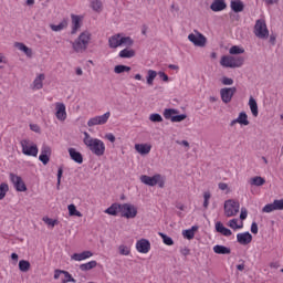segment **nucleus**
Segmentation results:
<instances>
[{
    "instance_id": "9b49d317",
    "label": "nucleus",
    "mask_w": 283,
    "mask_h": 283,
    "mask_svg": "<svg viewBox=\"0 0 283 283\" xmlns=\"http://www.w3.org/2000/svg\"><path fill=\"white\" fill-rule=\"evenodd\" d=\"M235 92H238V88H235V86L221 88L220 96L222 103H224L226 105L231 103V101H233V96H235Z\"/></svg>"
},
{
    "instance_id": "aec40b11",
    "label": "nucleus",
    "mask_w": 283,
    "mask_h": 283,
    "mask_svg": "<svg viewBox=\"0 0 283 283\" xmlns=\"http://www.w3.org/2000/svg\"><path fill=\"white\" fill-rule=\"evenodd\" d=\"M92 255H94L92 251H84L81 253H74L71 256V260H74L75 262H83V260H87L88 258H92Z\"/></svg>"
},
{
    "instance_id": "ea45409f",
    "label": "nucleus",
    "mask_w": 283,
    "mask_h": 283,
    "mask_svg": "<svg viewBox=\"0 0 283 283\" xmlns=\"http://www.w3.org/2000/svg\"><path fill=\"white\" fill-rule=\"evenodd\" d=\"M91 8L94 12H101V10H103V2L101 0H93L91 2Z\"/></svg>"
},
{
    "instance_id": "f03ea898",
    "label": "nucleus",
    "mask_w": 283,
    "mask_h": 283,
    "mask_svg": "<svg viewBox=\"0 0 283 283\" xmlns=\"http://www.w3.org/2000/svg\"><path fill=\"white\" fill-rule=\"evenodd\" d=\"M90 41H92V33H90V31L82 32L78 38L73 42L74 52H77V54H83V52L87 50Z\"/></svg>"
},
{
    "instance_id": "2eb2a0df",
    "label": "nucleus",
    "mask_w": 283,
    "mask_h": 283,
    "mask_svg": "<svg viewBox=\"0 0 283 283\" xmlns=\"http://www.w3.org/2000/svg\"><path fill=\"white\" fill-rule=\"evenodd\" d=\"M55 109H56L55 116L57 120H65V118H67V113L65 112V104L56 103Z\"/></svg>"
},
{
    "instance_id": "393cba45",
    "label": "nucleus",
    "mask_w": 283,
    "mask_h": 283,
    "mask_svg": "<svg viewBox=\"0 0 283 283\" xmlns=\"http://www.w3.org/2000/svg\"><path fill=\"white\" fill-rule=\"evenodd\" d=\"M71 19L73 23L71 34H76V32H78V29L81 28V17L72 14Z\"/></svg>"
},
{
    "instance_id": "423d86ee",
    "label": "nucleus",
    "mask_w": 283,
    "mask_h": 283,
    "mask_svg": "<svg viewBox=\"0 0 283 283\" xmlns=\"http://www.w3.org/2000/svg\"><path fill=\"white\" fill-rule=\"evenodd\" d=\"M119 213L122 218H126L127 220H132L138 216V208L132 203H122Z\"/></svg>"
},
{
    "instance_id": "4be33fe9",
    "label": "nucleus",
    "mask_w": 283,
    "mask_h": 283,
    "mask_svg": "<svg viewBox=\"0 0 283 283\" xmlns=\"http://www.w3.org/2000/svg\"><path fill=\"white\" fill-rule=\"evenodd\" d=\"M70 157L77 163V165H83V155L80 151H76L75 148H69Z\"/></svg>"
},
{
    "instance_id": "f8f14e48",
    "label": "nucleus",
    "mask_w": 283,
    "mask_h": 283,
    "mask_svg": "<svg viewBox=\"0 0 283 283\" xmlns=\"http://www.w3.org/2000/svg\"><path fill=\"white\" fill-rule=\"evenodd\" d=\"M109 116H112V113L106 112L104 115L95 116L88 119L87 125L88 127H95V125H105V123L109 120Z\"/></svg>"
},
{
    "instance_id": "37998d69",
    "label": "nucleus",
    "mask_w": 283,
    "mask_h": 283,
    "mask_svg": "<svg viewBox=\"0 0 283 283\" xmlns=\"http://www.w3.org/2000/svg\"><path fill=\"white\" fill-rule=\"evenodd\" d=\"M228 227H230V229H233L234 231L238 229H242V227H244V224H238V219H232L229 221Z\"/></svg>"
},
{
    "instance_id": "603ef678",
    "label": "nucleus",
    "mask_w": 283,
    "mask_h": 283,
    "mask_svg": "<svg viewBox=\"0 0 283 283\" xmlns=\"http://www.w3.org/2000/svg\"><path fill=\"white\" fill-rule=\"evenodd\" d=\"M262 211H263V213H271L276 210H275L274 203H268L263 207Z\"/></svg>"
},
{
    "instance_id": "e433bc0d",
    "label": "nucleus",
    "mask_w": 283,
    "mask_h": 283,
    "mask_svg": "<svg viewBox=\"0 0 283 283\" xmlns=\"http://www.w3.org/2000/svg\"><path fill=\"white\" fill-rule=\"evenodd\" d=\"M67 209H69V216H76L77 218H83V213L76 210V206H74V203L69 205Z\"/></svg>"
},
{
    "instance_id": "5fc2aeb1",
    "label": "nucleus",
    "mask_w": 283,
    "mask_h": 283,
    "mask_svg": "<svg viewBox=\"0 0 283 283\" xmlns=\"http://www.w3.org/2000/svg\"><path fill=\"white\" fill-rule=\"evenodd\" d=\"M63 275L65 276V280H63L62 283H67V282H73V283H75V282H76L75 279L72 277V274H70V272L64 271V272H63Z\"/></svg>"
},
{
    "instance_id": "3c124183",
    "label": "nucleus",
    "mask_w": 283,
    "mask_h": 283,
    "mask_svg": "<svg viewBox=\"0 0 283 283\" xmlns=\"http://www.w3.org/2000/svg\"><path fill=\"white\" fill-rule=\"evenodd\" d=\"M118 251L120 255H129V253H132V250H129L127 245L123 244L118 247Z\"/></svg>"
},
{
    "instance_id": "774afa93",
    "label": "nucleus",
    "mask_w": 283,
    "mask_h": 283,
    "mask_svg": "<svg viewBox=\"0 0 283 283\" xmlns=\"http://www.w3.org/2000/svg\"><path fill=\"white\" fill-rule=\"evenodd\" d=\"M176 144L177 145H182L184 147H187L188 149H189V142H187V140H176Z\"/></svg>"
},
{
    "instance_id": "052dcab7",
    "label": "nucleus",
    "mask_w": 283,
    "mask_h": 283,
    "mask_svg": "<svg viewBox=\"0 0 283 283\" xmlns=\"http://www.w3.org/2000/svg\"><path fill=\"white\" fill-rule=\"evenodd\" d=\"M30 129L35 134H41V127L38 124H30Z\"/></svg>"
},
{
    "instance_id": "ddd939ff",
    "label": "nucleus",
    "mask_w": 283,
    "mask_h": 283,
    "mask_svg": "<svg viewBox=\"0 0 283 283\" xmlns=\"http://www.w3.org/2000/svg\"><path fill=\"white\" fill-rule=\"evenodd\" d=\"M136 250L138 253H149L151 250V243L147 239H140L136 242Z\"/></svg>"
},
{
    "instance_id": "bf43d9fd",
    "label": "nucleus",
    "mask_w": 283,
    "mask_h": 283,
    "mask_svg": "<svg viewBox=\"0 0 283 283\" xmlns=\"http://www.w3.org/2000/svg\"><path fill=\"white\" fill-rule=\"evenodd\" d=\"M221 83L222 85H233V78L223 76Z\"/></svg>"
},
{
    "instance_id": "4c0bfd02",
    "label": "nucleus",
    "mask_w": 283,
    "mask_h": 283,
    "mask_svg": "<svg viewBox=\"0 0 283 283\" xmlns=\"http://www.w3.org/2000/svg\"><path fill=\"white\" fill-rule=\"evenodd\" d=\"M158 76V73L154 70L148 71V75L146 77L147 85H154V80Z\"/></svg>"
},
{
    "instance_id": "de8ad7c7",
    "label": "nucleus",
    "mask_w": 283,
    "mask_h": 283,
    "mask_svg": "<svg viewBox=\"0 0 283 283\" xmlns=\"http://www.w3.org/2000/svg\"><path fill=\"white\" fill-rule=\"evenodd\" d=\"M182 235L184 238H186L187 240H193V238H196V233L193 232V230H184L182 231Z\"/></svg>"
},
{
    "instance_id": "79ce46f5",
    "label": "nucleus",
    "mask_w": 283,
    "mask_h": 283,
    "mask_svg": "<svg viewBox=\"0 0 283 283\" xmlns=\"http://www.w3.org/2000/svg\"><path fill=\"white\" fill-rule=\"evenodd\" d=\"M42 220L45 224H48V227H56V224H59V220L51 219L50 217H43Z\"/></svg>"
},
{
    "instance_id": "4468645a",
    "label": "nucleus",
    "mask_w": 283,
    "mask_h": 283,
    "mask_svg": "<svg viewBox=\"0 0 283 283\" xmlns=\"http://www.w3.org/2000/svg\"><path fill=\"white\" fill-rule=\"evenodd\" d=\"M253 241V235L250 232H243V233H238L237 234V242H239V244H251V242Z\"/></svg>"
},
{
    "instance_id": "4d7b16f0",
    "label": "nucleus",
    "mask_w": 283,
    "mask_h": 283,
    "mask_svg": "<svg viewBox=\"0 0 283 283\" xmlns=\"http://www.w3.org/2000/svg\"><path fill=\"white\" fill-rule=\"evenodd\" d=\"M61 178H63V168L60 167L57 169V184H56V189H61Z\"/></svg>"
},
{
    "instance_id": "13d9d810",
    "label": "nucleus",
    "mask_w": 283,
    "mask_h": 283,
    "mask_svg": "<svg viewBox=\"0 0 283 283\" xmlns=\"http://www.w3.org/2000/svg\"><path fill=\"white\" fill-rule=\"evenodd\" d=\"M39 160H40V163H42V165H48V163H50V156H48V155H40L39 156Z\"/></svg>"
},
{
    "instance_id": "7ed1b4c3",
    "label": "nucleus",
    "mask_w": 283,
    "mask_h": 283,
    "mask_svg": "<svg viewBox=\"0 0 283 283\" xmlns=\"http://www.w3.org/2000/svg\"><path fill=\"white\" fill-rule=\"evenodd\" d=\"M166 180L165 176L160 174H156L153 177L147 175L140 176V182H143V185H147L148 187H156V185H158L159 189H165Z\"/></svg>"
},
{
    "instance_id": "b1692460",
    "label": "nucleus",
    "mask_w": 283,
    "mask_h": 283,
    "mask_svg": "<svg viewBox=\"0 0 283 283\" xmlns=\"http://www.w3.org/2000/svg\"><path fill=\"white\" fill-rule=\"evenodd\" d=\"M43 81H45V74H39L33 81L32 90H43Z\"/></svg>"
},
{
    "instance_id": "58836bf2",
    "label": "nucleus",
    "mask_w": 283,
    "mask_h": 283,
    "mask_svg": "<svg viewBox=\"0 0 283 283\" xmlns=\"http://www.w3.org/2000/svg\"><path fill=\"white\" fill-rule=\"evenodd\" d=\"M160 238L163 239L164 244H166V247H174V239H171V237L159 232Z\"/></svg>"
},
{
    "instance_id": "8fccbe9b",
    "label": "nucleus",
    "mask_w": 283,
    "mask_h": 283,
    "mask_svg": "<svg viewBox=\"0 0 283 283\" xmlns=\"http://www.w3.org/2000/svg\"><path fill=\"white\" fill-rule=\"evenodd\" d=\"M229 52L230 54H244V49L238 45H233L232 48H230Z\"/></svg>"
},
{
    "instance_id": "a18cd8bd",
    "label": "nucleus",
    "mask_w": 283,
    "mask_h": 283,
    "mask_svg": "<svg viewBox=\"0 0 283 283\" xmlns=\"http://www.w3.org/2000/svg\"><path fill=\"white\" fill-rule=\"evenodd\" d=\"M151 123H163V116L158 113H154L149 116Z\"/></svg>"
},
{
    "instance_id": "f257e3e1",
    "label": "nucleus",
    "mask_w": 283,
    "mask_h": 283,
    "mask_svg": "<svg viewBox=\"0 0 283 283\" xmlns=\"http://www.w3.org/2000/svg\"><path fill=\"white\" fill-rule=\"evenodd\" d=\"M83 143L88 147L92 154H95V156H103V154H105V144L103 140L92 138L87 132H84Z\"/></svg>"
},
{
    "instance_id": "dca6fc26",
    "label": "nucleus",
    "mask_w": 283,
    "mask_h": 283,
    "mask_svg": "<svg viewBox=\"0 0 283 283\" xmlns=\"http://www.w3.org/2000/svg\"><path fill=\"white\" fill-rule=\"evenodd\" d=\"M244 125L247 127V125L250 124L249 122V116L244 113V112H241L238 116V118L233 119L231 123H230V127H233L234 125Z\"/></svg>"
},
{
    "instance_id": "72a5a7b5",
    "label": "nucleus",
    "mask_w": 283,
    "mask_h": 283,
    "mask_svg": "<svg viewBox=\"0 0 283 283\" xmlns=\"http://www.w3.org/2000/svg\"><path fill=\"white\" fill-rule=\"evenodd\" d=\"M50 28L53 32H61L67 28V21H62L60 24H50Z\"/></svg>"
},
{
    "instance_id": "412c9836",
    "label": "nucleus",
    "mask_w": 283,
    "mask_h": 283,
    "mask_svg": "<svg viewBox=\"0 0 283 283\" xmlns=\"http://www.w3.org/2000/svg\"><path fill=\"white\" fill-rule=\"evenodd\" d=\"M216 231L217 233H221V235H226V238L233 235V232H231V230L224 227L220 221L216 223Z\"/></svg>"
},
{
    "instance_id": "bb28decb",
    "label": "nucleus",
    "mask_w": 283,
    "mask_h": 283,
    "mask_svg": "<svg viewBox=\"0 0 283 283\" xmlns=\"http://www.w3.org/2000/svg\"><path fill=\"white\" fill-rule=\"evenodd\" d=\"M231 10L234 12H242L244 10V3L241 0H232L230 2Z\"/></svg>"
},
{
    "instance_id": "c03bdc74",
    "label": "nucleus",
    "mask_w": 283,
    "mask_h": 283,
    "mask_svg": "<svg viewBox=\"0 0 283 283\" xmlns=\"http://www.w3.org/2000/svg\"><path fill=\"white\" fill-rule=\"evenodd\" d=\"M209 200H211V192L206 191L203 192V208L209 209Z\"/></svg>"
},
{
    "instance_id": "cd10ccee",
    "label": "nucleus",
    "mask_w": 283,
    "mask_h": 283,
    "mask_svg": "<svg viewBox=\"0 0 283 283\" xmlns=\"http://www.w3.org/2000/svg\"><path fill=\"white\" fill-rule=\"evenodd\" d=\"M118 211L120 212V203L115 202L108 207L104 213H107L108 216H118Z\"/></svg>"
},
{
    "instance_id": "39448f33",
    "label": "nucleus",
    "mask_w": 283,
    "mask_h": 283,
    "mask_svg": "<svg viewBox=\"0 0 283 283\" xmlns=\"http://www.w3.org/2000/svg\"><path fill=\"white\" fill-rule=\"evenodd\" d=\"M20 145L22 147V154L24 156H33L34 158H36V156L39 155V146H36L34 142L30 139H22L20 142Z\"/></svg>"
},
{
    "instance_id": "6e6552de",
    "label": "nucleus",
    "mask_w": 283,
    "mask_h": 283,
    "mask_svg": "<svg viewBox=\"0 0 283 283\" xmlns=\"http://www.w3.org/2000/svg\"><path fill=\"white\" fill-rule=\"evenodd\" d=\"M254 34L258 39H269V29L266 28V21L264 19L256 20Z\"/></svg>"
},
{
    "instance_id": "69168bd1",
    "label": "nucleus",
    "mask_w": 283,
    "mask_h": 283,
    "mask_svg": "<svg viewBox=\"0 0 283 283\" xmlns=\"http://www.w3.org/2000/svg\"><path fill=\"white\" fill-rule=\"evenodd\" d=\"M218 187L221 191H227V189H229V185L226 182H219Z\"/></svg>"
},
{
    "instance_id": "864d4df0",
    "label": "nucleus",
    "mask_w": 283,
    "mask_h": 283,
    "mask_svg": "<svg viewBox=\"0 0 283 283\" xmlns=\"http://www.w3.org/2000/svg\"><path fill=\"white\" fill-rule=\"evenodd\" d=\"M273 205L276 211H283V198L281 200L275 199Z\"/></svg>"
},
{
    "instance_id": "a878e982",
    "label": "nucleus",
    "mask_w": 283,
    "mask_h": 283,
    "mask_svg": "<svg viewBox=\"0 0 283 283\" xmlns=\"http://www.w3.org/2000/svg\"><path fill=\"white\" fill-rule=\"evenodd\" d=\"M14 48H18L20 52H24V54L29 56V59H32V49L28 48L25 44L21 42H15Z\"/></svg>"
},
{
    "instance_id": "f704fd0d",
    "label": "nucleus",
    "mask_w": 283,
    "mask_h": 283,
    "mask_svg": "<svg viewBox=\"0 0 283 283\" xmlns=\"http://www.w3.org/2000/svg\"><path fill=\"white\" fill-rule=\"evenodd\" d=\"M30 261H25V260H20L19 261V270L22 273H28V271H30Z\"/></svg>"
},
{
    "instance_id": "680f3d73",
    "label": "nucleus",
    "mask_w": 283,
    "mask_h": 283,
    "mask_svg": "<svg viewBox=\"0 0 283 283\" xmlns=\"http://www.w3.org/2000/svg\"><path fill=\"white\" fill-rule=\"evenodd\" d=\"M158 76H159L160 78H163V81H164L165 83H167V82L169 81V76H168L165 72H163V71H159V72H158Z\"/></svg>"
},
{
    "instance_id": "473e14b6",
    "label": "nucleus",
    "mask_w": 283,
    "mask_h": 283,
    "mask_svg": "<svg viewBox=\"0 0 283 283\" xmlns=\"http://www.w3.org/2000/svg\"><path fill=\"white\" fill-rule=\"evenodd\" d=\"M249 105H250V109L252 112V115L256 118V116L259 114V111H258V102L255 101V98L250 97Z\"/></svg>"
},
{
    "instance_id": "2f4dec72",
    "label": "nucleus",
    "mask_w": 283,
    "mask_h": 283,
    "mask_svg": "<svg viewBox=\"0 0 283 283\" xmlns=\"http://www.w3.org/2000/svg\"><path fill=\"white\" fill-rule=\"evenodd\" d=\"M175 114H178V109H176V108H166L164 111V118H166V120H171L172 122V118H174Z\"/></svg>"
},
{
    "instance_id": "f3484780",
    "label": "nucleus",
    "mask_w": 283,
    "mask_h": 283,
    "mask_svg": "<svg viewBox=\"0 0 283 283\" xmlns=\"http://www.w3.org/2000/svg\"><path fill=\"white\" fill-rule=\"evenodd\" d=\"M120 39H122L120 33L112 35L108 39V48H111V50H116V48H120V45H123Z\"/></svg>"
},
{
    "instance_id": "6e6d98bb",
    "label": "nucleus",
    "mask_w": 283,
    "mask_h": 283,
    "mask_svg": "<svg viewBox=\"0 0 283 283\" xmlns=\"http://www.w3.org/2000/svg\"><path fill=\"white\" fill-rule=\"evenodd\" d=\"M187 118V114L175 115L171 123H182Z\"/></svg>"
},
{
    "instance_id": "a211bd4d",
    "label": "nucleus",
    "mask_w": 283,
    "mask_h": 283,
    "mask_svg": "<svg viewBox=\"0 0 283 283\" xmlns=\"http://www.w3.org/2000/svg\"><path fill=\"white\" fill-rule=\"evenodd\" d=\"M210 10L212 12H222V10H227V2L224 0H213L210 4Z\"/></svg>"
},
{
    "instance_id": "09e8293b",
    "label": "nucleus",
    "mask_w": 283,
    "mask_h": 283,
    "mask_svg": "<svg viewBox=\"0 0 283 283\" xmlns=\"http://www.w3.org/2000/svg\"><path fill=\"white\" fill-rule=\"evenodd\" d=\"M41 156H52V148L48 145H43L41 148Z\"/></svg>"
},
{
    "instance_id": "0eeeda50",
    "label": "nucleus",
    "mask_w": 283,
    "mask_h": 283,
    "mask_svg": "<svg viewBox=\"0 0 283 283\" xmlns=\"http://www.w3.org/2000/svg\"><path fill=\"white\" fill-rule=\"evenodd\" d=\"M224 213L227 218H233L240 213V202L230 199L224 202Z\"/></svg>"
},
{
    "instance_id": "e2e57ef3",
    "label": "nucleus",
    "mask_w": 283,
    "mask_h": 283,
    "mask_svg": "<svg viewBox=\"0 0 283 283\" xmlns=\"http://www.w3.org/2000/svg\"><path fill=\"white\" fill-rule=\"evenodd\" d=\"M248 213L247 208H241L240 220H247Z\"/></svg>"
},
{
    "instance_id": "a19ab883",
    "label": "nucleus",
    "mask_w": 283,
    "mask_h": 283,
    "mask_svg": "<svg viewBox=\"0 0 283 283\" xmlns=\"http://www.w3.org/2000/svg\"><path fill=\"white\" fill-rule=\"evenodd\" d=\"M8 191H10V187L8 186V184L2 182L0 185V200H3V198H6V193H8Z\"/></svg>"
},
{
    "instance_id": "20e7f679",
    "label": "nucleus",
    "mask_w": 283,
    "mask_h": 283,
    "mask_svg": "<svg viewBox=\"0 0 283 283\" xmlns=\"http://www.w3.org/2000/svg\"><path fill=\"white\" fill-rule=\"evenodd\" d=\"M220 65H222V67H231V69L242 67V65H244V57L223 55L221 57Z\"/></svg>"
},
{
    "instance_id": "7c9ffc66",
    "label": "nucleus",
    "mask_w": 283,
    "mask_h": 283,
    "mask_svg": "<svg viewBox=\"0 0 283 283\" xmlns=\"http://www.w3.org/2000/svg\"><path fill=\"white\" fill-rule=\"evenodd\" d=\"M98 266V263L96 261H90L87 263H83L80 265V269L82 271H92V269H96Z\"/></svg>"
},
{
    "instance_id": "1a4fd4ad",
    "label": "nucleus",
    "mask_w": 283,
    "mask_h": 283,
    "mask_svg": "<svg viewBox=\"0 0 283 283\" xmlns=\"http://www.w3.org/2000/svg\"><path fill=\"white\" fill-rule=\"evenodd\" d=\"M188 41H190V43L196 48H205L207 45V38L198 30H195V33H190L188 35Z\"/></svg>"
},
{
    "instance_id": "9d476101",
    "label": "nucleus",
    "mask_w": 283,
    "mask_h": 283,
    "mask_svg": "<svg viewBox=\"0 0 283 283\" xmlns=\"http://www.w3.org/2000/svg\"><path fill=\"white\" fill-rule=\"evenodd\" d=\"M9 178L15 191H20V192L28 191V186H25V181H23V178H21V176L10 172Z\"/></svg>"
},
{
    "instance_id": "6ab92c4d",
    "label": "nucleus",
    "mask_w": 283,
    "mask_h": 283,
    "mask_svg": "<svg viewBox=\"0 0 283 283\" xmlns=\"http://www.w3.org/2000/svg\"><path fill=\"white\" fill-rule=\"evenodd\" d=\"M135 150L137 154H140V156H147L149 151H151V145L150 144H135Z\"/></svg>"
},
{
    "instance_id": "49530a36",
    "label": "nucleus",
    "mask_w": 283,
    "mask_h": 283,
    "mask_svg": "<svg viewBox=\"0 0 283 283\" xmlns=\"http://www.w3.org/2000/svg\"><path fill=\"white\" fill-rule=\"evenodd\" d=\"M122 45H127L128 48H132V45H134V40L129 36H123L122 35Z\"/></svg>"
},
{
    "instance_id": "338daca9",
    "label": "nucleus",
    "mask_w": 283,
    "mask_h": 283,
    "mask_svg": "<svg viewBox=\"0 0 283 283\" xmlns=\"http://www.w3.org/2000/svg\"><path fill=\"white\" fill-rule=\"evenodd\" d=\"M251 233L258 234V223L256 222H252Z\"/></svg>"
},
{
    "instance_id": "0e129e2a",
    "label": "nucleus",
    "mask_w": 283,
    "mask_h": 283,
    "mask_svg": "<svg viewBox=\"0 0 283 283\" xmlns=\"http://www.w3.org/2000/svg\"><path fill=\"white\" fill-rule=\"evenodd\" d=\"M105 138L109 140V143H116V136L114 134L109 133L105 135Z\"/></svg>"
},
{
    "instance_id": "5701e85b",
    "label": "nucleus",
    "mask_w": 283,
    "mask_h": 283,
    "mask_svg": "<svg viewBox=\"0 0 283 283\" xmlns=\"http://www.w3.org/2000/svg\"><path fill=\"white\" fill-rule=\"evenodd\" d=\"M213 252L217 253V255H230L231 248L217 244L213 247Z\"/></svg>"
},
{
    "instance_id": "c9c22d12",
    "label": "nucleus",
    "mask_w": 283,
    "mask_h": 283,
    "mask_svg": "<svg viewBox=\"0 0 283 283\" xmlns=\"http://www.w3.org/2000/svg\"><path fill=\"white\" fill-rule=\"evenodd\" d=\"M114 72H115V74H123L124 72H132V67L127 66V65L119 64L114 67Z\"/></svg>"
},
{
    "instance_id": "c756f323",
    "label": "nucleus",
    "mask_w": 283,
    "mask_h": 283,
    "mask_svg": "<svg viewBox=\"0 0 283 283\" xmlns=\"http://www.w3.org/2000/svg\"><path fill=\"white\" fill-rule=\"evenodd\" d=\"M136 56V51L133 49H124L119 52V59H134Z\"/></svg>"
},
{
    "instance_id": "c85d7f7f",
    "label": "nucleus",
    "mask_w": 283,
    "mask_h": 283,
    "mask_svg": "<svg viewBox=\"0 0 283 283\" xmlns=\"http://www.w3.org/2000/svg\"><path fill=\"white\" fill-rule=\"evenodd\" d=\"M265 184H266V179H264V177H261V176H255L250 179V185L252 187H262V185H265Z\"/></svg>"
}]
</instances>
